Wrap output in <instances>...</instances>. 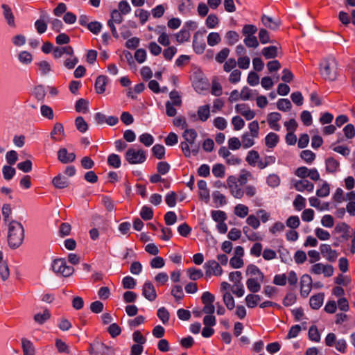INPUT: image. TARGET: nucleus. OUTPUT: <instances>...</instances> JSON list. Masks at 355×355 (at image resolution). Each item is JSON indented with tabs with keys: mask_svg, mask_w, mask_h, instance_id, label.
<instances>
[{
	"mask_svg": "<svg viewBox=\"0 0 355 355\" xmlns=\"http://www.w3.org/2000/svg\"><path fill=\"white\" fill-rule=\"evenodd\" d=\"M8 243L9 246L15 249L22 243V225L15 220L8 223Z\"/></svg>",
	"mask_w": 355,
	"mask_h": 355,
	"instance_id": "nucleus-1",
	"label": "nucleus"
},
{
	"mask_svg": "<svg viewBox=\"0 0 355 355\" xmlns=\"http://www.w3.org/2000/svg\"><path fill=\"white\" fill-rule=\"evenodd\" d=\"M320 72L322 78L333 81L338 76V63L334 58L324 59L320 64Z\"/></svg>",
	"mask_w": 355,
	"mask_h": 355,
	"instance_id": "nucleus-2",
	"label": "nucleus"
},
{
	"mask_svg": "<svg viewBox=\"0 0 355 355\" xmlns=\"http://www.w3.org/2000/svg\"><path fill=\"white\" fill-rule=\"evenodd\" d=\"M51 268L55 273L65 277L71 276L74 272V268L72 266H67L66 260L63 258L53 260Z\"/></svg>",
	"mask_w": 355,
	"mask_h": 355,
	"instance_id": "nucleus-3",
	"label": "nucleus"
},
{
	"mask_svg": "<svg viewBox=\"0 0 355 355\" xmlns=\"http://www.w3.org/2000/svg\"><path fill=\"white\" fill-rule=\"evenodd\" d=\"M197 132L194 129H186L183 133V137L185 141L180 144V146L184 155L187 157L191 156L189 146H193L197 137Z\"/></svg>",
	"mask_w": 355,
	"mask_h": 355,
	"instance_id": "nucleus-4",
	"label": "nucleus"
},
{
	"mask_svg": "<svg viewBox=\"0 0 355 355\" xmlns=\"http://www.w3.org/2000/svg\"><path fill=\"white\" fill-rule=\"evenodd\" d=\"M126 161L130 164H139L146 159V153L144 150L129 148L125 155Z\"/></svg>",
	"mask_w": 355,
	"mask_h": 355,
	"instance_id": "nucleus-5",
	"label": "nucleus"
},
{
	"mask_svg": "<svg viewBox=\"0 0 355 355\" xmlns=\"http://www.w3.org/2000/svg\"><path fill=\"white\" fill-rule=\"evenodd\" d=\"M227 188L231 195L236 198L241 199L243 198V190L241 188L242 185L238 183L237 178L234 175H230L227 179Z\"/></svg>",
	"mask_w": 355,
	"mask_h": 355,
	"instance_id": "nucleus-6",
	"label": "nucleus"
},
{
	"mask_svg": "<svg viewBox=\"0 0 355 355\" xmlns=\"http://www.w3.org/2000/svg\"><path fill=\"white\" fill-rule=\"evenodd\" d=\"M309 272L314 275L323 274L324 277H329L334 274V268L331 265L318 263L311 267Z\"/></svg>",
	"mask_w": 355,
	"mask_h": 355,
	"instance_id": "nucleus-7",
	"label": "nucleus"
},
{
	"mask_svg": "<svg viewBox=\"0 0 355 355\" xmlns=\"http://www.w3.org/2000/svg\"><path fill=\"white\" fill-rule=\"evenodd\" d=\"M203 267L207 277L211 275L220 276L223 272L220 263L214 259L205 262Z\"/></svg>",
	"mask_w": 355,
	"mask_h": 355,
	"instance_id": "nucleus-8",
	"label": "nucleus"
},
{
	"mask_svg": "<svg viewBox=\"0 0 355 355\" xmlns=\"http://www.w3.org/2000/svg\"><path fill=\"white\" fill-rule=\"evenodd\" d=\"M313 287V280L309 275L304 274L300 278V295L302 297H307Z\"/></svg>",
	"mask_w": 355,
	"mask_h": 355,
	"instance_id": "nucleus-9",
	"label": "nucleus"
},
{
	"mask_svg": "<svg viewBox=\"0 0 355 355\" xmlns=\"http://www.w3.org/2000/svg\"><path fill=\"white\" fill-rule=\"evenodd\" d=\"M193 49L197 54H202L204 53L206 44L205 42L202 34L197 31L193 37Z\"/></svg>",
	"mask_w": 355,
	"mask_h": 355,
	"instance_id": "nucleus-10",
	"label": "nucleus"
},
{
	"mask_svg": "<svg viewBox=\"0 0 355 355\" xmlns=\"http://www.w3.org/2000/svg\"><path fill=\"white\" fill-rule=\"evenodd\" d=\"M320 253L324 258L330 262H334L338 257V253L328 244H322L320 246Z\"/></svg>",
	"mask_w": 355,
	"mask_h": 355,
	"instance_id": "nucleus-11",
	"label": "nucleus"
},
{
	"mask_svg": "<svg viewBox=\"0 0 355 355\" xmlns=\"http://www.w3.org/2000/svg\"><path fill=\"white\" fill-rule=\"evenodd\" d=\"M142 294L148 300L153 302L157 298V293L154 285L149 281L144 284Z\"/></svg>",
	"mask_w": 355,
	"mask_h": 355,
	"instance_id": "nucleus-12",
	"label": "nucleus"
},
{
	"mask_svg": "<svg viewBox=\"0 0 355 355\" xmlns=\"http://www.w3.org/2000/svg\"><path fill=\"white\" fill-rule=\"evenodd\" d=\"M294 188L300 192L306 190L309 192L313 191L314 185L309 180L303 179L300 180H295L293 182Z\"/></svg>",
	"mask_w": 355,
	"mask_h": 355,
	"instance_id": "nucleus-13",
	"label": "nucleus"
},
{
	"mask_svg": "<svg viewBox=\"0 0 355 355\" xmlns=\"http://www.w3.org/2000/svg\"><path fill=\"white\" fill-rule=\"evenodd\" d=\"M282 115L279 112H271L267 116V121L270 128L275 131H279L280 125L278 122L281 120Z\"/></svg>",
	"mask_w": 355,
	"mask_h": 355,
	"instance_id": "nucleus-14",
	"label": "nucleus"
},
{
	"mask_svg": "<svg viewBox=\"0 0 355 355\" xmlns=\"http://www.w3.org/2000/svg\"><path fill=\"white\" fill-rule=\"evenodd\" d=\"M91 347L95 349V354L109 355L114 353V349L112 347L107 346L103 343L96 342L91 344Z\"/></svg>",
	"mask_w": 355,
	"mask_h": 355,
	"instance_id": "nucleus-15",
	"label": "nucleus"
},
{
	"mask_svg": "<svg viewBox=\"0 0 355 355\" xmlns=\"http://www.w3.org/2000/svg\"><path fill=\"white\" fill-rule=\"evenodd\" d=\"M236 111L243 116L245 119L251 120L255 116V112L247 107L245 104H237L235 106Z\"/></svg>",
	"mask_w": 355,
	"mask_h": 355,
	"instance_id": "nucleus-16",
	"label": "nucleus"
},
{
	"mask_svg": "<svg viewBox=\"0 0 355 355\" xmlns=\"http://www.w3.org/2000/svg\"><path fill=\"white\" fill-rule=\"evenodd\" d=\"M263 281L260 280V278H249L246 282L247 288L252 293H257L261 289Z\"/></svg>",
	"mask_w": 355,
	"mask_h": 355,
	"instance_id": "nucleus-17",
	"label": "nucleus"
},
{
	"mask_svg": "<svg viewBox=\"0 0 355 355\" xmlns=\"http://www.w3.org/2000/svg\"><path fill=\"white\" fill-rule=\"evenodd\" d=\"M58 159L62 163L71 162L76 159V155L73 153H68L66 148H61L58 153Z\"/></svg>",
	"mask_w": 355,
	"mask_h": 355,
	"instance_id": "nucleus-18",
	"label": "nucleus"
},
{
	"mask_svg": "<svg viewBox=\"0 0 355 355\" xmlns=\"http://www.w3.org/2000/svg\"><path fill=\"white\" fill-rule=\"evenodd\" d=\"M261 22L266 27L273 31L277 30L280 25L279 21H275L272 17L265 15L261 17Z\"/></svg>",
	"mask_w": 355,
	"mask_h": 355,
	"instance_id": "nucleus-19",
	"label": "nucleus"
},
{
	"mask_svg": "<svg viewBox=\"0 0 355 355\" xmlns=\"http://www.w3.org/2000/svg\"><path fill=\"white\" fill-rule=\"evenodd\" d=\"M243 232L250 241H262L263 238L257 232H255L250 229L248 226H244L243 227Z\"/></svg>",
	"mask_w": 355,
	"mask_h": 355,
	"instance_id": "nucleus-20",
	"label": "nucleus"
},
{
	"mask_svg": "<svg viewBox=\"0 0 355 355\" xmlns=\"http://www.w3.org/2000/svg\"><path fill=\"white\" fill-rule=\"evenodd\" d=\"M107 78L105 76H99L95 82V89L98 94H103L105 91Z\"/></svg>",
	"mask_w": 355,
	"mask_h": 355,
	"instance_id": "nucleus-21",
	"label": "nucleus"
},
{
	"mask_svg": "<svg viewBox=\"0 0 355 355\" xmlns=\"http://www.w3.org/2000/svg\"><path fill=\"white\" fill-rule=\"evenodd\" d=\"M279 141V136L275 132L268 133L265 137V144L270 148H275Z\"/></svg>",
	"mask_w": 355,
	"mask_h": 355,
	"instance_id": "nucleus-22",
	"label": "nucleus"
},
{
	"mask_svg": "<svg viewBox=\"0 0 355 355\" xmlns=\"http://www.w3.org/2000/svg\"><path fill=\"white\" fill-rule=\"evenodd\" d=\"M324 294L319 293L318 295H313L310 298L309 304L312 309H318L321 307L323 303Z\"/></svg>",
	"mask_w": 355,
	"mask_h": 355,
	"instance_id": "nucleus-23",
	"label": "nucleus"
},
{
	"mask_svg": "<svg viewBox=\"0 0 355 355\" xmlns=\"http://www.w3.org/2000/svg\"><path fill=\"white\" fill-rule=\"evenodd\" d=\"M262 55L266 59L275 58L278 55V47L276 46H270L262 49Z\"/></svg>",
	"mask_w": 355,
	"mask_h": 355,
	"instance_id": "nucleus-24",
	"label": "nucleus"
},
{
	"mask_svg": "<svg viewBox=\"0 0 355 355\" xmlns=\"http://www.w3.org/2000/svg\"><path fill=\"white\" fill-rule=\"evenodd\" d=\"M197 114L199 120L203 122L206 121L210 116L209 105L200 106L198 109Z\"/></svg>",
	"mask_w": 355,
	"mask_h": 355,
	"instance_id": "nucleus-25",
	"label": "nucleus"
},
{
	"mask_svg": "<svg viewBox=\"0 0 355 355\" xmlns=\"http://www.w3.org/2000/svg\"><path fill=\"white\" fill-rule=\"evenodd\" d=\"M326 170L328 173H335L339 167V162L334 157H329L325 161Z\"/></svg>",
	"mask_w": 355,
	"mask_h": 355,
	"instance_id": "nucleus-26",
	"label": "nucleus"
},
{
	"mask_svg": "<svg viewBox=\"0 0 355 355\" xmlns=\"http://www.w3.org/2000/svg\"><path fill=\"white\" fill-rule=\"evenodd\" d=\"M212 197L216 207H221L227 204L225 196L218 191L213 192Z\"/></svg>",
	"mask_w": 355,
	"mask_h": 355,
	"instance_id": "nucleus-27",
	"label": "nucleus"
},
{
	"mask_svg": "<svg viewBox=\"0 0 355 355\" xmlns=\"http://www.w3.org/2000/svg\"><path fill=\"white\" fill-rule=\"evenodd\" d=\"M260 159L259 154L254 150H250L245 158V161L252 166H255Z\"/></svg>",
	"mask_w": 355,
	"mask_h": 355,
	"instance_id": "nucleus-28",
	"label": "nucleus"
},
{
	"mask_svg": "<svg viewBox=\"0 0 355 355\" xmlns=\"http://www.w3.org/2000/svg\"><path fill=\"white\" fill-rule=\"evenodd\" d=\"M234 213L236 216L243 218L248 216L249 208L243 204H238L234 207Z\"/></svg>",
	"mask_w": 355,
	"mask_h": 355,
	"instance_id": "nucleus-29",
	"label": "nucleus"
},
{
	"mask_svg": "<svg viewBox=\"0 0 355 355\" xmlns=\"http://www.w3.org/2000/svg\"><path fill=\"white\" fill-rule=\"evenodd\" d=\"M52 182L55 187L58 189L66 188L69 184L68 180L61 175H58L56 177H55L53 179Z\"/></svg>",
	"mask_w": 355,
	"mask_h": 355,
	"instance_id": "nucleus-30",
	"label": "nucleus"
},
{
	"mask_svg": "<svg viewBox=\"0 0 355 355\" xmlns=\"http://www.w3.org/2000/svg\"><path fill=\"white\" fill-rule=\"evenodd\" d=\"M191 34L189 29L182 28L180 31L176 35V40L179 44L184 43L185 42H188L190 39Z\"/></svg>",
	"mask_w": 355,
	"mask_h": 355,
	"instance_id": "nucleus-31",
	"label": "nucleus"
},
{
	"mask_svg": "<svg viewBox=\"0 0 355 355\" xmlns=\"http://www.w3.org/2000/svg\"><path fill=\"white\" fill-rule=\"evenodd\" d=\"M207 42L209 46H214L221 42V37L218 33L211 32L207 35Z\"/></svg>",
	"mask_w": 355,
	"mask_h": 355,
	"instance_id": "nucleus-32",
	"label": "nucleus"
},
{
	"mask_svg": "<svg viewBox=\"0 0 355 355\" xmlns=\"http://www.w3.org/2000/svg\"><path fill=\"white\" fill-rule=\"evenodd\" d=\"M309 200L311 207L319 210H326L329 209V204L328 202L321 204L320 200L316 197H311Z\"/></svg>",
	"mask_w": 355,
	"mask_h": 355,
	"instance_id": "nucleus-33",
	"label": "nucleus"
},
{
	"mask_svg": "<svg viewBox=\"0 0 355 355\" xmlns=\"http://www.w3.org/2000/svg\"><path fill=\"white\" fill-rule=\"evenodd\" d=\"M254 139L248 132L243 133L241 136V146L243 148L252 147L254 144Z\"/></svg>",
	"mask_w": 355,
	"mask_h": 355,
	"instance_id": "nucleus-34",
	"label": "nucleus"
},
{
	"mask_svg": "<svg viewBox=\"0 0 355 355\" xmlns=\"http://www.w3.org/2000/svg\"><path fill=\"white\" fill-rule=\"evenodd\" d=\"M2 8L3 9V15L8 24L10 26L15 27V24L14 21V16L11 12L10 8L5 4L2 5Z\"/></svg>",
	"mask_w": 355,
	"mask_h": 355,
	"instance_id": "nucleus-35",
	"label": "nucleus"
},
{
	"mask_svg": "<svg viewBox=\"0 0 355 355\" xmlns=\"http://www.w3.org/2000/svg\"><path fill=\"white\" fill-rule=\"evenodd\" d=\"M225 39L227 44L230 46H232L239 40L240 37L239 33L236 31H229L225 34Z\"/></svg>",
	"mask_w": 355,
	"mask_h": 355,
	"instance_id": "nucleus-36",
	"label": "nucleus"
},
{
	"mask_svg": "<svg viewBox=\"0 0 355 355\" xmlns=\"http://www.w3.org/2000/svg\"><path fill=\"white\" fill-rule=\"evenodd\" d=\"M246 273L248 275H257L256 278H260V280H263L264 279V275L263 273L259 270V268L253 264H250L246 268Z\"/></svg>",
	"mask_w": 355,
	"mask_h": 355,
	"instance_id": "nucleus-37",
	"label": "nucleus"
},
{
	"mask_svg": "<svg viewBox=\"0 0 355 355\" xmlns=\"http://www.w3.org/2000/svg\"><path fill=\"white\" fill-rule=\"evenodd\" d=\"M187 273L190 279L193 281L198 280L203 277V272L200 269L189 268L187 270Z\"/></svg>",
	"mask_w": 355,
	"mask_h": 355,
	"instance_id": "nucleus-38",
	"label": "nucleus"
},
{
	"mask_svg": "<svg viewBox=\"0 0 355 355\" xmlns=\"http://www.w3.org/2000/svg\"><path fill=\"white\" fill-rule=\"evenodd\" d=\"M261 301V297L258 295L249 294L245 297V302L248 307L254 308Z\"/></svg>",
	"mask_w": 355,
	"mask_h": 355,
	"instance_id": "nucleus-39",
	"label": "nucleus"
},
{
	"mask_svg": "<svg viewBox=\"0 0 355 355\" xmlns=\"http://www.w3.org/2000/svg\"><path fill=\"white\" fill-rule=\"evenodd\" d=\"M167 8L166 4H159L151 10V14L154 18H161Z\"/></svg>",
	"mask_w": 355,
	"mask_h": 355,
	"instance_id": "nucleus-40",
	"label": "nucleus"
},
{
	"mask_svg": "<svg viewBox=\"0 0 355 355\" xmlns=\"http://www.w3.org/2000/svg\"><path fill=\"white\" fill-rule=\"evenodd\" d=\"M135 17L139 18L141 24H144L149 19L150 13L144 9H137L135 11Z\"/></svg>",
	"mask_w": 355,
	"mask_h": 355,
	"instance_id": "nucleus-41",
	"label": "nucleus"
},
{
	"mask_svg": "<svg viewBox=\"0 0 355 355\" xmlns=\"http://www.w3.org/2000/svg\"><path fill=\"white\" fill-rule=\"evenodd\" d=\"M51 317V313L49 310H44L42 313H38L35 315L34 320L38 324H43L48 320Z\"/></svg>",
	"mask_w": 355,
	"mask_h": 355,
	"instance_id": "nucleus-42",
	"label": "nucleus"
},
{
	"mask_svg": "<svg viewBox=\"0 0 355 355\" xmlns=\"http://www.w3.org/2000/svg\"><path fill=\"white\" fill-rule=\"evenodd\" d=\"M252 175L250 171L246 170H242L239 177L237 178V181L238 183L240 184V185L244 186L246 184L247 182L249 180L252 179Z\"/></svg>",
	"mask_w": 355,
	"mask_h": 355,
	"instance_id": "nucleus-43",
	"label": "nucleus"
},
{
	"mask_svg": "<svg viewBox=\"0 0 355 355\" xmlns=\"http://www.w3.org/2000/svg\"><path fill=\"white\" fill-rule=\"evenodd\" d=\"M121 158L119 155L112 153L107 157V164L110 166L118 168L121 166Z\"/></svg>",
	"mask_w": 355,
	"mask_h": 355,
	"instance_id": "nucleus-44",
	"label": "nucleus"
},
{
	"mask_svg": "<svg viewBox=\"0 0 355 355\" xmlns=\"http://www.w3.org/2000/svg\"><path fill=\"white\" fill-rule=\"evenodd\" d=\"M230 53V49L225 47L222 49L215 56V60L218 63H223L227 58Z\"/></svg>",
	"mask_w": 355,
	"mask_h": 355,
	"instance_id": "nucleus-45",
	"label": "nucleus"
},
{
	"mask_svg": "<svg viewBox=\"0 0 355 355\" xmlns=\"http://www.w3.org/2000/svg\"><path fill=\"white\" fill-rule=\"evenodd\" d=\"M88 101L84 98L78 100L75 105V109L77 112L86 113L88 111Z\"/></svg>",
	"mask_w": 355,
	"mask_h": 355,
	"instance_id": "nucleus-46",
	"label": "nucleus"
},
{
	"mask_svg": "<svg viewBox=\"0 0 355 355\" xmlns=\"http://www.w3.org/2000/svg\"><path fill=\"white\" fill-rule=\"evenodd\" d=\"M315 157V154L310 150H304L300 153V157L307 164H311Z\"/></svg>",
	"mask_w": 355,
	"mask_h": 355,
	"instance_id": "nucleus-47",
	"label": "nucleus"
},
{
	"mask_svg": "<svg viewBox=\"0 0 355 355\" xmlns=\"http://www.w3.org/2000/svg\"><path fill=\"white\" fill-rule=\"evenodd\" d=\"M212 219L217 222H224L227 219V215L225 211L221 210H214L211 212Z\"/></svg>",
	"mask_w": 355,
	"mask_h": 355,
	"instance_id": "nucleus-48",
	"label": "nucleus"
},
{
	"mask_svg": "<svg viewBox=\"0 0 355 355\" xmlns=\"http://www.w3.org/2000/svg\"><path fill=\"white\" fill-rule=\"evenodd\" d=\"M75 125L77 130L82 133L85 132L88 129L87 123L82 116H78L76 119Z\"/></svg>",
	"mask_w": 355,
	"mask_h": 355,
	"instance_id": "nucleus-49",
	"label": "nucleus"
},
{
	"mask_svg": "<svg viewBox=\"0 0 355 355\" xmlns=\"http://www.w3.org/2000/svg\"><path fill=\"white\" fill-rule=\"evenodd\" d=\"M219 23V19L215 14H210L208 15L206 19V26L209 28H216Z\"/></svg>",
	"mask_w": 355,
	"mask_h": 355,
	"instance_id": "nucleus-50",
	"label": "nucleus"
},
{
	"mask_svg": "<svg viewBox=\"0 0 355 355\" xmlns=\"http://www.w3.org/2000/svg\"><path fill=\"white\" fill-rule=\"evenodd\" d=\"M277 107L279 110L286 112L291 110L292 105L288 99L281 98L277 101Z\"/></svg>",
	"mask_w": 355,
	"mask_h": 355,
	"instance_id": "nucleus-51",
	"label": "nucleus"
},
{
	"mask_svg": "<svg viewBox=\"0 0 355 355\" xmlns=\"http://www.w3.org/2000/svg\"><path fill=\"white\" fill-rule=\"evenodd\" d=\"M293 206L296 210L301 211L306 207V199L300 194L297 195L293 201Z\"/></svg>",
	"mask_w": 355,
	"mask_h": 355,
	"instance_id": "nucleus-52",
	"label": "nucleus"
},
{
	"mask_svg": "<svg viewBox=\"0 0 355 355\" xmlns=\"http://www.w3.org/2000/svg\"><path fill=\"white\" fill-rule=\"evenodd\" d=\"M152 152L155 157H156L159 159H161L164 157L165 148L162 145L156 144L153 147Z\"/></svg>",
	"mask_w": 355,
	"mask_h": 355,
	"instance_id": "nucleus-53",
	"label": "nucleus"
},
{
	"mask_svg": "<svg viewBox=\"0 0 355 355\" xmlns=\"http://www.w3.org/2000/svg\"><path fill=\"white\" fill-rule=\"evenodd\" d=\"M71 226L68 223H62L59 227V236L62 238L67 236L70 234Z\"/></svg>",
	"mask_w": 355,
	"mask_h": 355,
	"instance_id": "nucleus-54",
	"label": "nucleus"
},
{
	"mask_svg": "<svg viewBox=\"0 0 355 355\" xmlns=\"http://www.w3.org/2000/svg\"><path fill=\"white\" fill-rule=\"evenodd\" d=\"M169 96L171 100L169 101L170 103H172V105H175L176 107H180L182 105V99L177 91L173 90L171 92Z\"/></svg>",
	"mask_w": 355,
	"mask_h": 355,
	"instance_id": "nucleus-55",
	"label": "nucleus"
},
{
	"mask_svg": "<svg viewBox=\"0 0 355 355\" xmlns=\"http://www.w3.org/2000/svg\"><path fill=\"white\" fill-rule=\"evenodd\" d=\"M37 65L39 68V70L40 71L41 74L43 76L47 75L51 71V66L47 61H41L37 63Z\"/></svg>",
	"mask_w": 355,
	"mask_h": 355,
	"instance_id": "nucleus-56",
	"label": "nucleus"
},
{
	"mask_svg": "<svg viewBox=\"0 0 355 355\" xmlns=\"http://www.w3.org/2000/svg\"><path fill=\"white\" fill-rule=\"evenodd\" d=\"M171 295L175 297L176 301L182 300L184 294L182 286L180 285L174 286L171 289Z\"/></svg>",
	"mask_w": 355,
	"mask_h": 355,
	"instance_id": "nucleus-57",
	"label": "nucleus"
},
{
	"mask_svg": "<svg viewBox=\"0 0 355 355\" xmlns=\"http://www.w3.org/2000/svg\"><path fill=\"white\" fill-rule=\"evenodd\" d=\"M64 133V128L63 125L57 123L54 125L53 129L51 132V137L54 140H58L57 138L58 136L62 135Z\"/></svg>",
	"mask_w": 355,
	"mask_h": 355,
	"instance_id": "nucleus-58",
	"label": "nucleus"
},
{
	"mask_svg": "<svg viewBox=\"0 0 355 355\" xmlns=\"http://www.w3.org/2000/svg\"><path fill=\"white\" fill-rule=\"evenodd\" d=\"M223 302L229 310H232L235 306L234 299L230 293H224Z\"/></svg>",
	"mask_w": 355,
	"mask_h": 355,
	"instance_id": "nucleus-59",
	"label": "nucleus"
},
{
	"mask_svg": "<svg viewBox=\"0 0 355 355\" xmlns=\"http://www.w3.org/2000/svg\"><path fill=\"white\" fill-rule=\"evenodd\" d=\"M257 31V28L256 26L252 24H246L244 25L242 29V33L243 35L246 37L254 36V34Z\"/></svg>",
	"mask_w": 355,
	"mask_h": 355,
	"instance_id": "nucleus-60",
	"label": "nucleus"
},
{
	"mask_svg": "<svg viewBox=\"0 0 355 355\" xmlns=\"http://www.w3.org/2000/svg\"><path fill=\"white\" fill-rule=\"evenodd\" d=\"M35 348L33 344L27 340H24V355H35Z\"/></svg>",
	"mask_w": 355,
	"mask_h": 355,
	"instance_id": "nucleus-61",
	"label": "nucleus"
},
{
	"mask_svg": "<svg viewBox=\"0 0 355 355\" xmlns=\"http://www.w3.org/2000/svg\"><path fill=\"white\" fill-rule=\"evenodd\" d=\"M139 140L147 147L150 146L154 142L153 137L148 133H144L141 135L139 137Z\"/></svg>",
	"mask_w": 355,
	"mask_h": 355,
	"instance_id": "nucleus-62",
	"label": "nucleus"
},
{
	"mask_svg": "<svg viewBox=\"0 0 355 355\" xmlns=\"http://www.w3.org/2000/svg\"><path fill=\"white\" fill-rule=\"evenodd\" d=\"M309 338L314 342H319L320 340V334L318 328L315 326H311L309 330Z\"/></svg>",
	"mask_w": 355,
	"mask_h": 355,
	"instance_id": "nucleus-63",
	"label": "nucleus"
},
{
	"mask_svg": "<svg viewBox=\"0 0 355 355\" xmlns=\"http://www.w3.org/2000/svg\"><path fill=\"white\" fill-rule=\"evenodd\" d=\"M266 182L269 187L275 188L280 184V178L276 174H270L267 178Z\"/></svg>",
	"mask_w": 355,
	"mask_h": 355,
	"instance_id": "nucleus-64",
	"label": "nucleus"
}]
</instances>
